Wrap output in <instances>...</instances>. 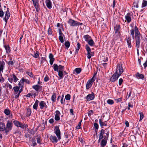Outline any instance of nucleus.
Wrapping results in <instances>:
<instances>
[{
    "label": "nucleus",
    "mask_w": 147,
    "mask_h": 147,
    "mask_svg": "<svg viewBox=\"0 0 147 147\" xmlns=\"http://www.w3.org/2000/svg\"><path fill=\"white\" fill-rule=\"evenodd\" d=\"M54 120L53 118H51L49 119V122L51 124L53 123L54 122Z\"/></svg>",
    "instance_id": "obj_64"
},
{
    "label": "nucleus",
    "mask_w": 147,
    "mask_h": 147,
    "mask_svg": "<svg viewBox=\"0 0 147 147\" xmlns=\"http://www.w3.org/2000/svg\"><path fill=\"white\" fill-rule=\"evenodd\" d=\"M39 52L38 51H36V53H34V55H32L35 58H38L39 56Z\"/></svg>",
    "instance_id": "obj_47"
},
{
    "label": "nucleus",
    "mask_w": 147,
    "mask_h": 147,
    "mask_svg": "<svg viewBox=\"0 0 147 147\" xmlns=\"http://www.w3.org/2000/svg\"><path fill=\"white\" fill-rule=\"evenodd\" d=\"M5 65V63L3 61H0V71L3 72L4 66Z\"/></svg>",
    "instance_id": "obj_31"
},
{
    "label": "nucleus",
    "mask_w": 147,
    "mask_h": 147,
    "mask_svg": "<svg viewBox=\"0 0 147 147\" xmlns=\"http://www.w3.org/2000/svg\"><path fill=\"white\" fill-rule=\"evenodd\" d=\"M74 70L77 74H79L81 72L82 69L81 68H76Z\"/></svg>",
    "instance_id": "obj_43"
},
{
    "label": "nucleus",
    "mask_w": 147,
    "mask_h": 147,
    "mask_svg": "<svg viewBox=\"0 0 147 147\" xmlns=\"http://www.w3.org/2000/svg\"><path fill=\"white\" fill-rule=\"evenodd\" d=\"M37 142L38 144H41L42 143L41 142L40 137L39 136L38 138H36Z\"/></svg>",
    "instance_id": "obj_59"
},
{
    "label": "nucleus",
    "mask_w": 147,
    "mask_h": 147,
    "mask_svg": "<svg viewBox=\"0 0 147 147\" xmlns=\"http://www.w3.org/2000/svg\"><path fill=\"white\" fill-rule=\"evenodd\" d=\"M48 34L49 35H51L52 34V29L49 26L48 30Z\"/></svg>",
    "instance_id": "obj_49"
},
{
    "label": "nucleus",
    "mask_w": 147,
    "mask_h": 147,
    "mask_svg": "<svg viewBox=\"0 0 147 147\" xmlns=\"http://www.w3.org/2000/svg\"><path fill=\"white\" fill-rule=\"evenodd\" d=\"M67 23L71 26H76V21L70 19L67 22Z\"/></svg>",
    "instance_id": "obj_12"
},
{
    "label": "nucleus",
    "mask_w": 147,
    "mask_h": 147,
    "mask_svg": "<svg viewBox=\"0 0 147 147\" xmlns=\"http://www.w3.org/2000/svg\"><path fill=\"white\" fill-rule=\"evenodd\" d=\"M59 36H64L62 32L61 29L59 28Z\"/></svg>",
    "instance_id": "obj_62"
},
{
    "label": "nucleus",
    "mask_w": 147,
    "mask_h": 147,
    "mask_svg": "<svg viewBox=\"0 0 147 147\" xmlns=\"http://www.w3.org/2000/svg\"><path fill=\"white\" fill-rule=\"evenodd\" d=\"M4 48L6 50V53L9 54L11 52V50L9 46V45H5L4 46Z\"/></svg>",
    "instance_id": "obj_29"
},
{
    "label": "nucleus",
    "mask_w": 147,
    "mask_h": 147,
    "mask_svg": "<svg viewBox=\"0 0 147 147\" xmlns=\"http://www.w3.org/2000/svg\"><path fill=\"white\" fill-rule=\"evenodd\" d=\"M71 96L69 94L66 95L65 96V98L67 100H69L70 99Z\"/></svg>",
    "instance_id": "obj_52"
},
{
    "label": "nucleus",
    "mask_w": 147,
    "mask_h": 147,
    "mask_svg": "<svg viewBox=\"0 0 147 147\" xmlns=\"http://www.w3.org/2000/svg\"><path fill=\"white\" fill-rule=\"evenodd\" d=\"M139 113L140 115V121H141L144 117V114L142 112L139 111Z\"/></svg>",
    "instance_id": "obj_46"
},
{
    "label": "nucleus",
    "mask_w": 147,
    "mask_h": 147,
    "mask_svg": "<svg viewBox=\"0 0 147 147\" xmlns=\"http://www.w3.org/2000/svg\"><path fill=\"white\" fill-rule=\"evenodd\" d=\"M134 29H131L130 31V34L132 36V38L133 39H134Z\"/></svg>",
    "instance_id": "obj_40"
},
{
    "label": "nucleus",
    "mask_w": 147,
    "mask_h": 147,
    "mask_svg": "<svg viewBox=\"0 0 147 147\" xmlns=\"http://www.w3.org/2000/svg\"><path fill=\"white\" fill-rule=\"evenodd\" d=\"M123 82V80L122 78H120L119 80V86L121 85Z\"/></svg>",
    "instance_id": "obj_60"
},
{
    "label": "nucleus",
    "mask_w": 147,
    "mask_h": 147,
    "mask_svg": "<svg viewBox=\"0 0 147 147\" xmlns=\"http://www.w3.org/2000/svg\"><path fill=\"white\" fill-rule=\"evenodd\" d=\"M85 48L87 52V58L88 59H90L92 56V53L91 52V49L88 45H86L85 46Z\"/></svg>",
    "instance_id": "obj_9"
},
{
    "label": "nucleus",
    "mask_w": 147,
    "mask_h": 147,
    "mask_svg": "<svg viewBox=\"0 0 147 147\" xmlns=\"http://www.w3.org/2000/svg\"><path fill=\"white\" fill-rule=\"evenodd\" d=\"M123 71V68L122 65L120 64H119L117 65V66L116 69V70L115 72L117 74L120 76Z\"/></svg>",
    "instance_id": "obj_7"
},
{
    "label": "nucleus",
    "mask_w": 147,
    "mask_h": 147,
    "mask_svg": "<svg viewBox=\"0 0 147 147\" xmlns=\"http://www.w3.org/2000/svg\"><path fill=\"white\" fill-rule=\"evenodd\" d=\"M32 113V111L31 109L30 108H28L27 109L26 112V116L28 117H29L30 116Z\"/></svg>",
    "instance_id": "obj_34"
},
{
    "label": "nucleus",
    "mask_w": 147,
    "mask_h": 147,
    "mask_svg": "<svg viewBox=\"0 0 147 147\" xmlns=\"http://www.w3.org/2000/svg\"><path fill=\"white\" fill-rule=\"evenodd\" d=\"M96 73H94L92 77L90 79H89L87 81L86 85V88L88 90L91 87L96 79Z\"/></svg>",
    "instance_id": "obj_1"
},
{
    "label": "nucleus",
    "mask_w": 147,
    "mask_h": 147,
    "mask_svg": "<svg viewBox=\"0 0 147 147\" xmlns=\"http://www.w3.org/2000/svg\"><path fill=\"white\" fill-rule=\"evenodd\" d=\"M52 67L54 71L58 72V76L60 78V79H62L63 78V72L61 70H58V65L57 64H54Z\"/></svg>",
    "instance_id": "obj_3"
},
{
    "label": "nucleus",
    "mask_w": 147,
    "mask_h": 147,
    "mask_svg": "<svg viewBox=\"0 0 147 147\" xmlns=\"http://www.w3.org/2000/svg\"><path fill=\"white\" fill-rule=\"evenodd\" d=\"M131 15L130 13H128L125 16V19L126 20L128 23H130L131 21Z\"/></svg>",
    "instance_id": "obj_15"
},
{
    "label": "nucleus",
    "mask_w": 147,
    "mask_h": 147,
    "mask_svg": "<svg viewBox=\"0 0 147 147\" xmlns=\"http://www.w3.org/2000/svg\"><path fill=\"white\" fill-rule=\"evenodd\" d=\"M26 74L28 75L31 78L33 77L34 76L33 74L31 72L28 71L26 72Z\"/></svg>",
    "instance_id": "obj_54"
},
{
    "label": "nucleus",
    "mask_w": 147,
    "mask_h": 147,
    "mask_svg": "<svg viewBox=\"0 0 147 147\" xmlns=\"http://www.w3.org/2000/svg\"><path fill=\"white\" fill-rule=\"evenodd\" d=\"M136 77L138 79H143L144 78V76L143 75L140 74L138 72L136 75Z\"/></svg>",
    "instance_id": "obj_25"
},
{
    "label": "nucleus",
    "mask_w": 147,
    "mask_h": 147,
    "mask_svg": "<svg viewBox=\"0 0 147 147\" xmlns=\"http://www.w3.org/2000/svg\"><path fill=\"white\" fill-rule=\"evenodd\" d=\"M56 94L54 92L51 96V100L53 102H55L56 100Z\"/></svg>",
    "instance_id": "obj_35"
},
{
    "label": "nucleus",
    "mask_w": 147,
    "mask_h": 147,
    "mask_svg": "<svg viewBox=\"0 0 147 147\" xmlns=\"http://www.w3.org/2000/svg\"><path fill=\"white\" fill-rule=\"evenodd\" d=\"M117 72H115L112 75L110 79V81L114 82L117 80L120 76L117 74Z\"/></svg>",
    "instance_id": "obj_11"
},
{
    "label": "nucleus",
    "mask_w": 147,
    "mask_h": 147,
    "mask_svg": "<svg viewBox=\"0 0 147 147\" xmlns=\"http://www.w3.org/2000/svg\"><path fill=\"white\" fill-rule=\"evenodd\" d=\"M120 28V26L119 24H117L114 27V30L115 33H120L119 31Z\"/></svg>",
    "instance_id": "obj_30"
},
{
    "label": "nucleus",
    "mask_w": 147,
    "mask_h": 147,
    "mask_svg": "<svg viewBox=\"0 0 147 147\" xmlns=\"http://www.w3.org/2000/svg\"><path fill=\"white\" fill-rule=\"evenodd\" d=\"M135 37V39L140 38L141 34L136 26L134 27Z\"/></svg>",
    "instance_id": "obj_10"
},
{
    "label": "nucleus",
    "mask_w": 147,
    "mask_h": 147,
    "mask_svg": "<svg viewBox=\"0 0 147 147\" xmlns=\"http://www.w3.org/2000/svg\"><path fill=\"white\" fill-rule=\"evenodd\" d=\"M49 58L50 59V63L51 65L53 64L54 61L55 60V59L54 58L53 54L51 53L49 54Z\"/></svg>",
    "instance_id": "obj_17"
},
{
    "label": "nucleus",
    "mask_w": 147,
    "mask_h": 147,
    "mask_svg": "<svg viewBox=\"0 0 147 147\" xmlns=\"http://www.w3.org/2000/svg\"><path fill=\"white\" fill-rule=\"evenodd\" d=\"M45 105H46V103L44 101H41L39 103V105L40 107V109H42L45 106Z\"/></svg>",
    "instance_id": "obj_27"
},
{
    "label": "nucleus",
    "mask_w": 147,
    "mask_h": 147,
    "mask_svg": "<svg viewBox=\"0 0 147 147\" xmlns=\"http://www.w3.org/2000/svg\"><path fill=\"white\" fill-rule=\"evenodd\" d=\"M28 132L32 135H34L35 133V131L33 129H28Z\"/></svg>",
    "instance_id": "obj_42"
},
{
    "label": "nucleus",
    "mask_w": 147,
    "mask_h": 147,
    "mask_svg": "<svg viewBox=\"0 0 147 147\" xmlns=\"http://www.w3.org/2000/svg\"><path fill=\"white\" fill-rule=\"evenodd\" d=\"M5 131V125L4 123L0 122V131Z\"/></svg>",
    "instance_id": "obj_21"
},
{
    "label": "nucleus",
    "mask_w": 147,
    "mask_h": 147,
    "mask_svg": "<svg viewBox=\"0 0 147 147\" xmlns=\"http://www.w3.org/2000/svg\"><path fill=\"white\" fill-rule=\"evenodd\" d=\"M94 127L95 128V129H96V130L98 129V127H99V125L97 123H94Z\"/></svg>",
    "instance_id": "obj_53"
},
{
    "label": "nucleus",
    "mask_w": 147,
    "mask_h": 147,
    "mask_svg": "<svg viewBox=\"0 0 147 147\" xmlns=\"http://www.w3.org/2000/svg\"><path fill=\"white\" fill-rule=\"evenodd\" d=\"M4 13L2 10L0 11V17L2 18L4 15Z\"/></svg>",
    "instance_id": "obj_61"
},
{
    "label": "nucleus",
    "mask_w": 147,
    "mask_h": 147,
    "mask_svg": "<svg viewBox=\"0 0 147 147\" xmlns=\"http://www.w3.org/2000/svg\"><path fill=\"white\" fill-rule=\"evenodd\" d=\"M12 76L14 82L15 83L16 82L19 80L18 79L17 77L14 73L12 74Z\"/></svg>",
    "instance_id": "obj_37"
},
{
    "label": "nucleus",
    "mask_w": 147,
    "mask_h": 147,
    "mask_svg": "<svg viewBox=\"0 0 147 147\" xmlns=\"http://www.w3.org/2000/svg\"><path fill=\"white\" fill-rule=\"evenodd\" d=\"M22 79L20 81V82H19L18 85L19 86V87H21L22 88L24 85V82H22Z\"/></svg>",
    "instance_id": "obj_56"
},
{
    "label": "nucleus",
    "mask_w": 147,
    "mask_h": 147,
    "mask_svg": "<svg viewBox=\"0 0 147 147\" xmlns=\"http://www.w3.org/2000/svg\"><path fill=\"white\" fill-rule=\"evenodd\" d=\"M33 2V3L36 9V11L38 12L40 10L38 0H32Z\"/></svg>",
    "instance_id": "obj_8"
},
{
    "label": "nucleus",
    "mask_w": 147,
    "mask_h": 147,
    "mask_svg": "<svg viewBox=\"0 0 147 147\" xmlns=\"http://www.w3.org/2000/svg\"><path fill=\"white\" fill-rule=\"evenodd\" d=\"M147 6V1L143 0L142 5V7H144Z\"/></svg>",
    "instance_id": "obj_41"
},
{
    "label": "nucleus",
    "mask_w": 147,
    "mask_h": 147,
    "mask_svg": "<svg viewBox=\"0 0 147 147\" xmlns=\"http://www.w3.org/2000/svg\"><path fill=\"white\" fill-rule=\"evenodd\" d=\"M64 69V66L61 65H59L58 66V70H61L62 71Z\"/></svg>",
    "instance_id": "obj_55"
},
{
    "label": "nucleus",
    "mask_w": 147,
    "mask_h": 147,
    "mask_svg": "<svg viewBox=\"0 0 147 147\" xmlns=\"http://www.w3.org/2000/svg\"><path fill=\"white\" fill-rule=\"evenodd\" d=\"M82 121V120H81L79 123L78 125L76 127V129H79L81 128L82 127L81 126V123Z\"/></svg>",
    "instance_id": "obj_48"
},
{
    "label": "nucleus",
    "mask_w": 147,
    "mask_h": 147,
    "mask_svg": "<svg viewBox=\"0 0 147 147\" xmlns=\"http://www.w3.org/2000/svg\"><path fill=\"white\" fill-rule=\"evenodd\" d=\"M10 110L7 109H5L4 110V113L7 115H9L10 114Z\"/></svg>",
    "instance_id": "obj_50"
},
{
    "label": "nucleus",
    "mask_w": 147,
    "mask_h": 147,
    "mask_svg": "<svg viewBox=\"0 0 147 147\" xmlns=\"http://www.w3.org/2000/svg\"><path fill=\"white\" fill-rule=\"evenodd\" d=\"M136 40V45L137 48H139L140 47L141 39L140 38L135 39Z\"/></svg>",
    "instance_id": "obj_22"
},
{
    "label": "nucleus",
    "mask_w": 147,
    "mask_h": 147,
    "mask_svg": "<svg viewBox=\"0 0 147 147\" xmlns=\"http://www.w3.org/2000/svg\"><path fill=\"white\" fill-rule=\"evenodd\" d=\"M54 133L56 135L58 138V139L59 140L61 139V131L60 130L59 125L56 126L54 128Z\"/></svg>",
    "instance_id": "obj_6"
},
{
    "label": "nucleus",
    "mask_w": 147,
    "mask_h": 147,
    "mask_svg": "<svg viewBox=\"0 0 147 147\" xmlns=\"http://www.w3.org/2000/svg\"><path fill=\"white\" fill-rule=\"evenodd\" d=\"M45 3L47 8L51 9L52 7V2L51 0H46Z\"/></svg>",
    "instance_id": "obj_18"
},
{
    "label": "nucleus",
    "mask_w": 147,
    "mask_h": 147,
    "mask_svg": "<svg viewBox=\"0 0 147 147\" xmlns=\"http://www.w3.org/2000/svg\"><path fill=\"white\" fill-rule=\"evenodd\" d=\"M59 39L61 43H63L64 42L63 38V36H59Z\"/></svg>",
    "instance_id": "obj_51"
},
{
    "label": "nucleus",
    "mask_w": 147,
    "mask_h": 147,
    "mask_svg": "<svg viewBox=\"0 0 147 147\" xmlns=\"http://www.w3.org/2000/svg\"><path fill=\"white\" fill-rule=\"evenodd\" d=\"M99 123L101 128H103V126H107V123L106 122H104L102 121L101 119H100L99 120Z\"/></svg>",
    "instance_id": "obj_23"
},
{
    "label": "nucleus",
    "mask_w": 147,
    "mask_h": 147,
    "mask_svg": "<svg viewBox=\"0 0 147 147\" xmlns=\"http://www.w3.org/2000/svg\"><path fill=\"white\" fill-rule=\"evenodd\" d=\"M88 44L91 47H93L95 43L92 38H91L87 42Z\"/></svg>",
    "instance_id": "obj_33"
},
{
    "label": "nucleus",
    "mask_w": 147,
    "mask_h": 147,
    "mask_svg": "<svg viewBox=\"0 0 147 147\" xmlns=\"http://www.w3.org/2000/svg\"><path fill=\"white\" fill-rule=\"evenodd\" d=\"M93 114V112L92 110H90L88 111V115L90 117L91 115H92Z\"/></svg>",
    "instance_id": "obj_58"
},
{
    "label": "nucleus",
    "mask_w": 147,
    "mask_h": 147,
    "mask_svg": "<svg viewBox=\"0 0 147 147\" xmlns=\"http://www.w3.org/2000/svg\"><path fill=\"white\" fill-rule=\"evenodd\" d=\"M83 38L85 39V41L87 42L90 40L92 38L91 36L88 34L84 35V36Z\"/></svg>",
    "instance_id": "obj_28"
},
{
    "label": "nucleus",
    "mask_w": 147,
    "mask_h": 147,
    "mask_svg": "<svg viewBox=\"0 0 147 147\" xmlns=\"http://www.w3.org/2000/svg\"><path fill=\"white\" fill-rule=\"evenodd\" d=\"M13 123L14 125L17 127H19L21 128L24 129V130H26V128L28 127L27 124H23V123L18 121L17 120H14L13 121Z\"/></svg>",
    "instance_id": "obj_4"
},
{
    "label": "nucleus",
    "mask_w": 147,
    "mask_h": 147,
    "mask_svg": "<svg viewBox=\"0 0 147 147\" xmlns=\"http://www.w3.org/2000/svg\"><path fill=\"white\" fill-rule=\"evenodd\" d=\"M94 94L92 92L91 94H89L86 96V99L88 101H89L94 99Z\"/></svg>",
    "instance_id": "obj_13"
},
{
    "label": "nucleus",
    "mask_w": 147,
    "mask_h": 147,
    "mask_svg": "<svg viewBox=\"0 0 147 147\" xmlns=\"http://www.w3.org/2000/svg\"><path fill=\"white\" fill-rule=\"evenodd\" d=\"M131 38L129 36L127 39V43L129 48H131L132 47V45L131 43Z\"/></svg>",
    "instance_id": "obj_19"
},
{
    "label": "nucleus",
    "mask_w": 147,
    "mask_h": 147,
    "mask_svg": "<svg viewBox=\"0 0 147 147\" xmlns=\"http://www.w3.org/2000/svg\"><path fill=\"white\" fill-rule=\"evenodd\" d=\"M39 103V101L36 100L35 101V102L33 106V108L34 109L36 110L37 109V107Z\"/></svg>",
    "instance_id": "obj_32"
},
{
    "label": "nucleus",
    "mask_w": 147,
    "mask_h": 147,
    "mask_svg": "<svg viewBox=\"0 0 147 147\" xmlns=\"http://www.w3.org/2000/svg\"><path fill=\"white\" fill-rule=\"evenodd\" d=\"M5 16L4 18L3 19L5 21L6 23V24L7 22V20L10 17V13H7L6 12H5Z\"/></svg>",
    "instance_id": "obj_20"
},
{
    "label": "nucleus",
    "mask_w": 147,
    "mask_h": 147,
    "mask_svg": "<svg viewBox=\"0 0 147 147\" xmlns=\"http://www.w3.org/2000/svg\"><path fill=\"white\" fill-rule=\"evenodd\" d=\"M109 133V131H108L105 133L106 135L105 136L104 138H103L101 141L100 144L101 147H105L106 146L107 140H108Z\"/></svg>",
    "instance_id": "obj_2"
},
{
    "label": "nucleus",
    "mask_w": 147,
    "mask_h": 147,
    "mask_svg": "<svg viewBox=\"0 0 147 147\" xmlns=\"http://www.w3.org/2000/svg\"><path fill=\"white\" fill-rule=\"evenodd\" d=\"M13 89L14 91L15 92V94H17L19 90V87L18 86H15L13 87Z\"/></svg>",
    "instance_id": "obj_36"
},
{
    "label": "nucleus",
    "mask_w": 147,
    "mask_h": 147,
    "mask_svg": "<svg viewBox=\"0 0 147 147\" xmlns=\"http://www.w3.org/2000/svg\"><path fill=\"white\" fill-rule=\"evenodd\" d=\"M13 126V122L11 121L8 120L7 121L6 127H5V133L6 134L12 129Z\"/></svg>",
    "instance_id": "obj_5"
},
{
    "label": "nucleus",
    "mask_w": 147,
    "mask_h": 147,
    "mask_svg": "<svg viewBox=\"0 0 147 147\" xmlns=\"http://www.w3.org/2000/svg\"><path fill=\"white\" fill-rule=\"evenodd\" d=\"M51 140L53 143H57L58 142V139L55 136H53L52 135L50 136Z\"/></svg>",
    "instance_id": "obj_24"
},
{
    "label": "nucleus",
    "mask_w": 147,
    "mask_h": 147,
    "mask_svg": "<svg viewBox=\"0 0 147 147\" xmlns=\"http://www.w3.org/2000/svg\"><path fill=\"white\" fill-rule=\"evenodd\" d=\"M56 114L55 115V119L56 121H58L60 120V116L61 113L58 110H57L55 111Z\"/></svg>",
    "instance_id": "obj_14"
},
{
    "label": "nucleus",
    "mask_w": 147,
    "mask_h": 147,
    "mask_svg": "<svg viewBox=\"0 0 147 147\" xmlns=\"http://www.w3.org/2000/svg\"><path fill=\"white\" fill-rule=\"evenodd\" d=\"M32 88L36 91L38 92L40 88H42V86L37 84L33 86Z\"/></svg>",
    "instance_id": "obj_26"
},
{
    "label": "nucleus",
    "mask_w": 147,
    "mask_h": 147,
    "mask_svg": "<svg viewBox=\"0 0 147 147\" xmlns=\"http://www.w3.org/2000/svg\"><path fill=\"white\" fill-rule=\"evenodd\" d=\"M22 82H25L26 83L28 84H30V82L28 79H25L23 78L22 79Z\"/></svg>",
    "instance_id": "obj_39"
},
{
    "label": "nucleus",
    "mask_w": 147,
    "mask_h": 147,
    "mask_svg": "<svg viewBox=\"0 0 147 147\" xmlns=\"http://www.w3.org/2000/svg\"><path fill=\"white\" fill-rule=\"evenodd\" d=\"M49 80V76L47 75H46L45 77L44 78V81L45 82H47Z\"/></svg>",
    "instance_id": "obj_57"
},
{
    "label": "nucleus",
    "mask_w": 147,
    "mask_h": 147,
    "mask_svg": "<svg viewBox=\"0 0 147 147\" xmlns=\"http://www.w3.org/2000/svg\"><path fill=\"white\" fill-rule=\"evenodd\" d=\"M107 102L108 104L110 105H113L114 103L113 100L110 99H108L107 101Z\"/></svg>",
    "instance_id": "obj_44"
},
{
    "label": "nucleus",
    "mask_w": 147,
    "mask_h": 147,
    "mask_svg": "<svg viewBox=\"0 0 147 147\" xmlns=\"http://www.w3.org/2000/svg\"><path fill=\"white\" fill-rule=\"evenodd\" d=\"M99 132L98 135L99 137L102 138H104L105 136L104 135L105 133V130L104 129H102L99 131Z\"/></svg>",
    "instance_id": "obj_16"
},
{
    "label": "nucleus",
    "mask_w": 147,
    "mask_h": 147,
    "mask_svg": "<svg viewBox=\"0 0 147 147\" xmlns=\"http://www.w3.org/2000/svg\"><path fill=\"white\" fill-rule=\"evenodd\" d=\"M32 146H35L37 144L36 142V140L34 138H33L32 140Z\"/></svg>",
    "instance_id": "obj_45"
},
{
    "label": "nucleus",
    "mask_w": 147,
    "mask_h": 147,
    "mask_svg": "<svg viewBox=\"0 0 147 147\" xmlns=\"http://www.w3.org/2000/svg\"><path fill=\"white\" fill-rule=\"evenodd\" d=\"M64 45L65 47L67 48V49L70 46V42L68 40H67V41L65 42Z\"/></svg>",
    "instance_id": "obj_38"
},
{
    "label": "nucleus",
    "mask_w": 147,
    "mask_h": 147,
    "mask_svg": "<svg viewBox=\"0 0 147 147\" xmlns=\"http://www.w3.org/2000/svg\"><path fill=\"white\" fill-rule=\"evenodd\" d=\"M6 86L7 87H9L10 89H11L12 88V86L9 83H7Z\"/></svg>",
    "instance_id": "obj_63"
}]
</instances>
